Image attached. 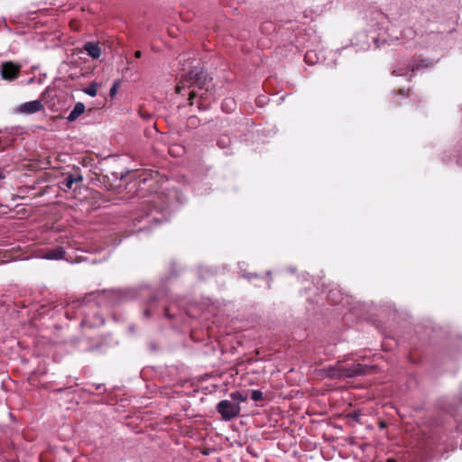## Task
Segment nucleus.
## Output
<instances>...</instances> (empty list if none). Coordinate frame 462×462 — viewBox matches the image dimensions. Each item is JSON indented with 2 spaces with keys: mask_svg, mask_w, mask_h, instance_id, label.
<instances>
[{
  "mask_svg": "<svg viewBox=\"0 0 462 462\" xmlns=\"http://www.w3.org/2000/svg\"><path fill=\"white\" fill-rule=\"evenodd\" d=\"M217 411L221 415L222 419L227 421L239 415L241 407L238 403L223 400L217 403Z\"/></svg>",
  "mask_w": 462,
  "mask_h": 462,
  "instance_id": "nucleus-3",
  "label": "nucleus"
},
{
  "mask_svg": "<svg viewBox=\"0 0 462 462\" xmlns=\"http://www.w3.org/2000/svg\"><path fill=\"white\" fill-rule=\"evenodd\" d=\"M83 51H86L89 57L95 60L98 59L102 54L100 43L96 42H87L83 45Z\"/></svg>",
  "mask_w": 462,
  "mask_h": 462,
  "instance_id": "nucleus-6",
  "label": "nucleus"
},
{
  "mask_svg": "<svg viewBox=\"0 0 462 462\" xmlns=\"http://www.w3.org/2000/svg\"><path fill=\"white\" fill-rule=\"evenodd\" d=\"M236 106L235 100L233 98H226L222 103V109L227 113L232 111Z\"/></svg>",
  "mask_w": 462,
  "mask_h": 462,
  "instance_id": "nucleus-12",
  "label": "nucleus"
},
{
  "mask_svg": "<svg viewBox=\"0 0 462 462\" xmlns=\"http://www.w3.org/2000/svg\"><path fill=\"white\" fill-rule=\"evenodd\" d=\"M251 398L254 402H258L263 398V394L260 390H253L251 393Z\"/></svg>",
  "mask_w": 462,
  "mask_h": 462,
  "instance_id": "nucleus-14",
  "label": "nucleus"
},
{
  "mask_svg": "<svg viewBox=\"0 0 462 462\" xmlns=\"http://www.w3.org/2000/svg\"><path fill=\"white\" fill-rule=\"evenodd\" d=\"M64 254L65 251L63 247L57 246L45 251L42 257L47 260H60L64 257Z\"/></svg>",
  "mask_w": 462,
  "mask_h": 462,
  "instance_id": "nucleus-7",
  "label": "nucleus"
},
{
  "mask_svg": "<svg viewBox=\"0 0 462 462\" xmlns=\"http://www.w3.org/2000/svg\"><path fill=\"white\" fill-rule=\"evenodd\" d=\"M371 366L361 364L338 365L337 367H331L327 371V376L330 378L354 377L369 374Z\"/></svg>",
  "mask_w": 462,
  "mask_h": 462,
  "instance_id": "nucleus-2",
  "label": "nucleus"
},
{
  "mask_svg": "<svg viewBox=\"0 0 462 462\" xmlns=\"http://www.w3.org/2000/svg\"><path fill=\"white\" fill-rule=\"evenodd\" d=\"M393 75H394V76H402V73L400 70L394 69L393 71Z\"/></svg>",
  "mask_w": 462,
  "mask_h": 462,
  "instance_id": "nucleus-17",
  "label": "nucleus"
},
{
  "mask_svg": "<svg viewBox=\"0 0 462 462\" xmlns=\"http://www.w3.org/2000/svg\"><path fill=\"white\" fill-rule=\"evenodd\" d=\"M118 87H119V82H115L114 85L112 86V88H110V96L111 97H114L116 92H117V89H118Z\"/></svg>",
  "mask_w": 462,
  "mask_h": 462,
  "instance_id": "nucleus-15",
  "label": "nucleus"
},
{
  "mask_svg": "<svg viewBox=\"0 0 462 462\" xmlns=\"http://www.w3.org/2000/svg\"><path fill=\"white\" fill-rule=\"evenodd\" d=\"M310 55H311V52L310 51H308L305 55V60H309L310 59Z\"/></svg>",
  "mask_w": 462,
  "mask_h": 462,
  "instance_id": "nucleus-19",
  "label": "nucleus"
},
{
  "mask_svg": "<svg viewBox=\"0 0 462 462\" xmlns=\"http://www.w3.org/2000/svg\"><path fill=\"white\" fill-rule=\"evenodd\" d=\"M143 314H144V316H146V317H149V316H150V312H149V310H144Z\"/></svg>",
  "mask_w": 462,
  "mask_h": 462,
  "instance_id": "nucleus-21",
  "label": "nucleus"
},
{
  "mask_svg": "<svg viewBox=\"0 0 462 462\" xmlns=\"http://www.w3.org/2000/svg\"><path fill=\"white\" fill-rule=\"evenodd\" d=\"M134 56H135V58L139 59V58H141V56H142V52H141L140 51H136L134 52Z\"/></svg>",
  "mask_w": 462,
  "mask_h": 462,
  "instance_id": "nucleus-18",
  "label": "nucleus"
},
{
  "mask_svg": "<svg viewBox=\"0 0 462 462\" xmlns=\"http://www.w3.org/2000/svg\"><path fill=\"white\" fill-rule=\"evenodd\" d=\"M97 319H98V320H99V322H100V323H103V322H104V320H103V319H102L101 317H97Z\"/></svg>",
  "mask_w": 462,
  "mask_h": 462,
  "instance_id": "nucleus-22",
  "label": "nucleus"
},
{
  "mask_svg": "<svg viewBox=\"0 0 462 462\" xmlns=\"http://www.w3.org/2000/svg\"><path fill=\"white\" fill-rule=\"evenodd\" d=\"M415 37L416 32L412 28L408 27L402 31L401 38L396 37L395 41H400L403 44H409Z\"/></svg>",
  "mask_w": 462,
  "mask_h": 462,
  "instance_id": "nucleus-8",
  "label": "nucleus"
},
{
  "mask_svg": "<svg viewBox=\"0 0 462 462\" xmlns=\"http://www.w3.org/2000/svg\"><path fill=\"white\" fill-rule=\"evenodd\" d=\"M386 462H397L394 458H387Z\"/></svg>",
  "mask_w": 462,
  "mask_h": 462,
  "instance_id": "nucleus-20",
  "label": "nucleus"
},
{
  "mask_svg": "<svg viewBox=\"0 0 462 462\" xmlns=\"http://www.w3.org/2000/svg\"><path fill=\"white\" fill-rule=\"evenodd\" d=\"M101 87V83L92 81L87 88L83 89V92L92 97L97 94V89Z\"/></svg>",
  "mask_w": 462,
  "mask_h": 462,
  "instance_id": "nucleus-11",
  "label": "nucleus"
},
{
  "mask_svg": "<svg viewBox=\"0 0 462 462\" xmlns=\"http://www.w3.org/2000/svg\"><path fill=\"white\" fill-rule=\"evenodd\" d=\"M183 70L188 71L182 75V78L176 87V92L181 94L182 91L188 92L189 105H194V99L198 100V108L206 110L208 108L213 97L208 93V88H205L207 85V79L204 75L199 62L192 59L189 65H183Z\"/></svg>",
  "mask_w": 462,
  "mask_h": 462,
  "instance_id": "nucleus-1",
  "label": "nucleus"
},
{
  "mask_svg": "<svg viewBox=\"0 0 462 462\" xmlns=\"http://www.w3.org/2000/svg\"><path fill=\"white\" fill-rule=\"evenodd\" d=\"M43 109L44 106L40 100H32L20 105L16 111L20 114L32 115Z\"/></svg>",
  "mask_w": 462,
  "mask_h": 462,
  "instance_id": "nucleus-5",
  "label": "nucleus"
},
{
  "mask_svg": "<svg viewBox=\"0 0 462 462\" xmlns=\"http://www.w3.org/2000/svg\"><path fill=\"white\" fill-rule=\"evenodd\" d=\"M82 180H83V177L79 173L77 175L69 174L64 180V185L66 186L67 189H72L73 183L81 182Z\"/></svg>",
  "mask_w": 462,
  "mask_h": 462,
  "instance_id": "nucleus-10",
  "label": "nucleus"
},
{
  "mask_svg": "<svg viewBox=\"0 0 462 462\" xmlns=\"http://www.w3.org/2000/svg\"><path fill=\"white\" fill-rule=\"evenodd\" d=\"M5 178V171L4 169H0V180Z\"/></svg>",
  "mask_w": 462,
  "mask_h": 462,
  "instance_id": "nucleus-16",
  "label": "nucleus"
},
{
  "mask_svg": "<svg viewBox=\"0 0 462 462\" xmlns=\"http://www.w3.org/2000/svg\"><path fill=\"white\" fill-rule=\"evenodd\" d=\"M230 398L235 402H245L247 400V396L239 391L232 392L230 393Z\"/></svg>",
  "mask_w": 462,
  "mask_h": 462,
  "instance_id": "nucleus-13",
  "label": "nucleus"
},
{
  "mask_svg": "<svg viewBox=\"0 0 462 462\" xmlns=\"http://www.w3.org/2000/svg\"><path fill=\"white\" fill-rule=\"evenodd\" d=\"M21 67L11 61H6L2 64L1 75L4 79L14 80L19 75Z\"/></svg>",
  "mask_w": 462,
  "mask_h": 462,
  "instance_id": "nucleus-4",
  "label": "nucleus"
},
{
  "mask_svg": "<svg viewBox=\"0 0 462 462\" xmlns=\"http://www.w3.org/2000/svg\"><path fill=\"white\" fill-rule=\"evenodd\" d=\"M84 111L85 105L81 102H78L67 116L68 121L74 122L75 120L78 119L79 116H81L84 113Z\"/></svg>",
  "mask_w": 462,
  "mask_h": 462,
  "instance_id": "nucleus-9",
  "label": "nucleus"
}]
</instances>
